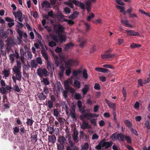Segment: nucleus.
<instances>
[{
	"label": "nucleus",
	"instance_id": "1",
	"mask_svg": "<svg viewBox=\"0 0 150 150\" xmlns=\"http://www.w3.org/2000/svg\"><path fill=\"white\" fill-rule=\"evenodd\" d=\"M61 58L65 62V67L67 69L66 70L65 73L67 76H69L71 73V67L73 66H78L79 65V62L76 59H70L66 61L64 56H62Z\"/></svg>",
	"mask_w": 150,
	"mask_h": 150
},
{
	"label": "nucleus",
	"instance_id": "2",
	"mask_svg": "<svg viewBox=\"0 0 150 150\" xmlns=\"http://www.w3.org/2000/svg\"><path fill=\"white\" fill-rule=\"evenodd\" d=\"M54 30L55 32L58 34L59 42L60 43L65 42L66 37L65 35L62 34V33L64 32V28L63 26L60 24L55 25L54 26Z\"/></svg>",
	"mask_w": 150,
	"mask_h": 150
},
{
	"label": "nucleus",
	"instance_id": "3",
	"mask_svg": "<svg viewBox=\"0 0 150 150\" xmlns=\"http://www.w3.org/2000/svg\"><path fill=\"white\" fill-rule=\"evenodd\" d=\"M12 70L14 73L16 74V79L19 81H21L22 79L21 72L18 68L16 66H14Z\"/></svg>",
	"mask_w": 150,
	"mask_h": 150
},
{
	"label": "nucleus",
	"instance_id": "4",
	"mask_svg": "<svg viewBox=\"0 0 150 150\" xmlns=\"http://www.w3.org/2000/svg\"><path fill=\"white\" fill-rule=\"evenodd\" d=\"M38 74L40 78H42L43 76L46 77L48 76V73L47 69L45 68H39L37 70Z\"/></svg>",
	"mask_w": 150,
	"mask_h": 150
},
{
	"label": "nucleus",
	"instance_id": "5",
	"mask_svg": "<svg viewBox=\"0 0 150 150\" xmlns=\"http://www.w3.org/2000/svg\"><path fill=\"white\" fill-rule=\"evenodd\" d=\"M86 110H83L82 111V114L80 116L81 120H84L85 118L88 120H90L91 118V113L89 112L88 111L86 112Z\"/></svg>",
	"mask_w": 150,
	"mask_h": 150
},
{
	"label": "nucleus",
	"instance_id": "6",
	"mask_svg": "<svg viewBox=\"0 0 150 150\" xmlns=\"http://www.w3.org/2000/svg\"><path fill=\"white\" fill-rule=\"evenodd\" d=\"M81 127V129H90L91 128V127L89 125L88 122H86L84 120H83Z\"/></svg>",
	"mask_w": 150,
	"mask_h": 150
},
{
	"label": "nucleus",
	"instance_id": "7",
	"mask_svg": "<svg viewBox=\"0 0 150 150\" xmlns=\"http://www.w3.org/2000/svg\"><path fill=\"white\" fill-rule=\"evenodd\" d=\"M78 41L80 43L79 44L80 46L83 47L86 43L87 40L86 39L81 38H79Z\"/></svg>",
	"mask_w": 150,
	"mask_h": 150
},
{
	"label": "nucleus",
	"instance_id": "8",
	"mask_svg": "<svg viewBox=\"0 0 150 150\" xmlns=\"http://www.w3.org/2000/svg\"><path fill=\"white\" fill-rule=\"evenodd\" d=\"M105 54L101 55L102 59H108L114 57L115 54H110V53H107V52H105Z\"/></svg>",
	"mask_w": 150,
	"mask_h": 150
},
{
	"label": "nucleus",
	"instance_id": "9",
	"mask_svg": "<svg viewBox=\"0 0 150 150\" xmlns=\"http://www.w3.org/2000/svg\"><path fill=\"white\" fill-rule=\"evenodd\" d=\"M125 31L127 32V34L129 36H139L140 35V34L139 33L133 32V30H126Z\"/></svg>",
	"mask_w": 150,
	"mask_h": 150
},
{
	"label": "nucleus",
	"instance_id": "10",
	"mask_svg": "<svg viewBox=\"0 0 150 150\" xmlns=\"http://www.w3.org/2000/svg\"><path fill=\"white\" fill-rule=\"evenodd\" d=\"M42 50H41V54L45 59V60L47 62V61H49L48 59L47 54L45 52V49L43 47H42Z\"/></svg>",
	"mask_w": 150,
	"mask_h": 150
},
{
	"label": "nucleus",
	"instance_id": "11",
	"mask_svg": "<svg viewBox=\"0 0 150 150\" xmlns=\"http://www.w3.org/2000/svg\"><path fill=\"white\" fill-rule=\"evenodd\" d=\"M60 71L59 72V75L60 77H63L64 75L65 67L63 65H61L59 67Z\"/></svg>",
	"mask_w": 150,
	"mask_h": 150
},
{
	"label": "nucleus",
	"instance_id": "12",
	"mask_svg": "<svg viewBox=\"0 0 150 150\" xmlns=\"http://www.w3.org/2000/svg\"><path fill=\"white\" fill-rule=\"evenodd\" d=\"M56 139V137L54 135H48V142L54 144Z\"/></svg>",
	"mask_w": 150,
	"mask_h": 150
},
{
	"label": "nucleus",
	"instance_id": "13",
	"mask_svg": "<svg viewBox=\"0 0 150 150\" xmlns=\"http://www.w3.org/2000/svg\"><path fill=\"white\" fill-rule=\"evenodd\" d=\"M121 23L125 26L127 27H132V26L129 23V21L127 20H122L121 21Z\"/></svg>",
	"mask_w": 150,
	"mask_h": 150
},
{
	"label": "nucleus",
	"instance_id": "14",
	"mask_svg": "<svg viewBox=\"0 0 150 150\" xmlns=\"http://www.w3.org/2000/svg\"><path fill=\"white\" fill-rule=\"evenodd\" d=\"M58 141L60 144L64 145L66 142V139L64 136H61L59 137Z\"/></svg>",
	"mask_w": 150,
	"mask_h": 150
},
{
	"label": "nucleus",
	"instance_id": "15",
	"mask_svg": "<svg viewBox=\"0 0 150 150\" xmlns=\"http://www.w3.org/2000/svg\"><path fill=\"white\" fill-rule=\"evenodd\" d=\"M113 143L112 142H105L103 144V147H105V149H107L111 146Z\"/></svg>",
	"mask_w": 150,
	"mask_h": 150
},
{
	"label": "nucleus",
	"instance_id": "16",
	"mask_svg": "<svg viewBox=\"0 0 150 150\" xmlns=\"http://www.w3.org/2000/svg\"><path fill=\"white\" fill-rule=\"evenodd\" d=\"M47 68L49 71L50 72H51L52 73L53 71H52V69L54 70V68L53 66L51 64L50 62L49 61H47Z\"/></svg>",
	"mask_w": 150,
	"mask_h": 150
},
{
	"label": "nucleus",
	"instance_id": "17",
	"mask_svg": "<svg viewBox=\"0 0 150 150\" xmlns=\"http://www.w3.org/2000/svg\"><path fill=\"white\" fill-rule=\"evenodd\" d=\"M74 81V84H73V86L78 89L80 88L81 86L80 82L76 79H75Z\"/></svg>",
	"mask_w": 150,
	"mask_h": 150
},
{
	"label": "nucleus",
	"instance_id": "18",
	"mask_svg": "<svg viewBox=\"0 0 150 150\" xmlns=\"http://www.w3.org/2000/svg\"><path fill=\"white\" fill-rule=\"evenodd\" d=\"M74 3L75 5L80 7L82 9H85L84 5V4L81 2L78 1H74Z\"/></svg>",
	"mask_w": 150,
	"mask_h": 150
},
{
	"label": "nucleus",
	"instance_id": "19",
	"mask_svg": "<svg viewBox=\"0 0 150 150\" xmlns=\"http://www.w3.org/2000/svg\"><path fill=\"white\" fill-rule=\"evenodd\" d=\"M78 14L79 12L78 11H74L69 16V18L71 19H74L77 17Z\"/></svg>",
	"mask_w": 150,
	"mask_h": 150
},
{
	"label": "nucleus",
	"instance_id": "20",
	"mask_svg": "<svg viewBox=\"0 0 150 150\" xmlns=\"http://www.w3.org/2000/svg\"><path fill=\"white\" fill-rule=\"evenodd\" d=\"M2 104L5 109H8L10 107V103L8 99H7L5 102H2Z\"/></svg>",
	"mask_w": 150,
	"mask_h": 150
},
{
	"label": "nucleus",
	"instance_id": "21",
	"mask_svg": "<svg viewBox=\"0 0 150 150\" xmlns=\"http://www.w3.org/2000/svg\"><path fill=\"white\" fill-rule=\"evenodd\" d=\"M89 87L87 85H86L84 86V87L82 90L83 94V95H86L88 91H89Z\"/></svg>",
	"mask_w": 150,
	"mask_h": 150
},
{
	"label": "nucleus",
	"instance_id": "22",
	"mask_svg": "<svg viewBox=\"0 0 150 150\" xmlns=\"http://www.w3.org/2000/svg\"><path fill=\"white\" fill-rule=\"evenodd\" d=\"M13 14L16 19H17L19 17L22 16L23 15L21 12L20 10L17 11L16 12H13Z\"/></svg>",
	"mask_w": 150,
	"mask_h": 150
},
{
	"label": "nucleus",
	"instance_id": "23",
	"mask_svg": "<svg viewBox=\"0 0 150 150\" xmlns=\"http://www.w3.org/2000/svg\"><path fill=\"white\" fill-rule=\"evenodd\" d=\"M125 135H123L122 133H120L117 135V137L118 139L120 141L122 142H124L125 139Z\"/></svg>",
	"mask_w": 150,
	"mask_h": 150
},
{
	"label": "nucleus",
	"instance_id": "24",
	"mask_svg": "<svg viewBox=\"0 0 150 150\" xmlns=\"http://www.w3.org/2000/svg\"><path fill=\"white\" fill-rule=\"evenodd\" d=\"M91 3L89 1H88L86 3V9L88 13H89L91 9Z\"/></svg>",
	"mask_w": 150,
	"mask_h": 150
},
{
	"label": "nucleus",
	"instance_id": "25",
	"mask_svg": "<svg viewBox=\"0 0 150 150\" xmlns=\"http://www.w3.org/2000/svg\"><path fill=\"white\" fill-rule=\"evenodd\" d=\"M141 45L139 44H138L135 43H132L130 45V47L131 49H134L136 48H138L141 47Z\"/></svg>",
	"mask_w": 150,
	"mask_h": 150
},
{
	"label": "nucleus",
	"instance_id": "26",
	"mask_svg": "<svg viewBox=\"0 0 150 150\" xmlns=\"http://www.w3.org/2000/svg\"><path fill=\"white\" fill-rule=\"evenodd\" d=\"M74 46V44L72 42H69L65 46V49L66 50H68L69 48L72 47Z\"/></svg>",
	"mask_w": 150,
	"mask_h": 150
},
{
	"label": "nucleus",
	"instance_id": "27",
	"mask_svg": "<svg viewBox=\"0 0 150 150\" xmlns=\"http://www.w3.org/2000/svg\"><path fill=\"white\" fill-rule=\"evenodd\" d=\"M46 105L50 109H51L53 107V102L51 100H48L47 103H46Z\"/></svg>",
	"mask_w": 150,
	"mask_h": 150
},
{
	"label": "nucleus",
	"instance_id": "28",
	"mask_svg": "<svg viewBox=\"0 0 150 150\" xmlns=\"http://www.w3.org/2000/svg\"><path fill=\"white\" fill-rule=\"evenodd\" d=\"M30 64L32 68H36L38 66V64L34 60H31L30 62Z\"/></svg>",
	"mask_w": 150,
	"mask_h": 150
},
{
	"label": "nucleus",
	"instance_id": "29",
	"mask_svg": "<svg viewBox=\"0 0 150 150\" xmlns=\"http://www.w3.org/2000/svg\"><path fill=\"white\" fill-rule=\"evenodd\" d=\"M38 97L41 100H44L46 98V96L43 93H39Z\"/></svg>",
	"mask_w": 150,
	"mask_h": 150
},
{
	"label": "nucleus",
	"instance_id": "30",
	"mask_svg": "<svg viewBox=\"0 0 150 150\" xmlns=\"http://www.w3.org/2000/svg\"><path fill=\"white\" fill-rule=\"evenodd\" d=\"M13 54H11L9 55V59L11 60L10 63L13 64L15 62V57Z\"/></svg>",
	"mask_w": 150,
	"mask_h": 150
},
{
	"label": "nucleus",
	"instance_id": "31",
	"mask_svg": "<svg viewBox=\"0 0 150 150\" xmlns=\"http://www.w3.org/2000/svg\"><path fill=\"white\" fill-rule=\"evenodd\" d=\"M125 125L129 128H131L132 126V124L129 120H127L124 121Z\"/></svg>",
	"mask_w": 150,
	"mask_h": 150
},
{
	"label": "nucleus",
	"instance_id": "32",
	"mask_svg": "<svg viewBox=\"0 0 150 150\" xmlns=\"http://www.w3.org/2000/svg\"><path fill=\"white\" fill-rule=\"evenodd\" d=\"M78 133L77 131H74V135L73 137V139L75 141L78 139Z\"/></svg>",
	"mask_w": 150,
	"mask_h": 150
},
{
	"label": "nucleus",
	"instance_id": "33",
	"mask_svg": "<svg viewBox=\"0 0 150 150\" xmlns=\"http://www.w3.org/2000/svg\"><path fill=\"white\" fill-rule=\"evenodd\" d=\"M26 124L27 125L31 126L33 125L34 121L31 119L28 118L27 120Z\"/></svg>",
	"mask_w": 150,
	"mask_h": 150
},
{
	"label": "nucleus",
	"instance_id": "34",
	"mask_svg": "<svg viewBox=\"0 0 150 150\" xmlns=\"http://www.w3.org/2000/svg\"><path fill=\"white\" fill-rule=\"evenodd\" d=\"M57 16L58 18H60L61 19L64 18V16L62 14L61 11H58L57 12Z\"/></svg>",
	"mask_w": 150,
	"mask_h": 150
},
{
	"label": "nucleus",
	"instance_id": "35",
	"mask_svg": "<svg viewBox=\"0 0 150 150\" xmlns=\"http://www.w3.org/2000/svg\"><path fill=\"white\" fill-rule=\"evenodd\" d=\"M88 96V98L87 99L86 103L89 105H91L93 104V102L91 100V96L89 94Z\"/></svg>",
	"mask_w": 150,
	"mask_h": 150
},
{
	"label": "nucleus",
	"instance_id": "36",
	"mask_svg": "<svg viewBox=\"0 0 150 150\" xmlns=\"http://www.w3.org/2000/svg\"><path fill=\"white\" fill-rule=\"evenodd\" d=\"M83 76L85 79H87L88 78V75L87 73V71L86 69H84L83 71Z\"/></svg>",
	"mask_w": 150,
	"mask_h": 150
},
{
	"label": "nucleus",
	"instance_id": "37",
	"mask_svg": "<svg viewBox=\"0 0 150 150\" xmlns=\"http://www.w3.org/2000/svg\"><path fill=\"white\" fill-rule=\"evenodd\" d=\"M71 147V149L73 150H76L77 149V148L76 147L75 143H73L72 142L69 143Z\"/></svg>",
	"mask_w": 150,
	"mask_h": 150
},
{
	"label": "nucleus",
	"instance_id": "38",
	"mask_svg": "<svg viewBox=\"0 0 150 150\" xmlns=\"http://www.w3.org/2000/svg\"><path fill=\"white\" fill-rule=\"evenodd\" d=\"M81 98V94L79 93H76L74 96V98L77 100L80 99Z\"/></svg>",
	"mask_w": 150,
	"mask_h": 150
},
{
	"label": "nucleus",
	"instance_id": "39",
	"mask_svg": "<svg viewBox=\"0 0 150 150\" xmlns=\"http://www.w3.org/2000/svg\"><path fill=\"white\" fill-rule=\"evenodd\" d=\"M52 39L56 43H58L59 42V40L57 36L56 35H52L51 36Z\"/></svg>",
	"mask_w": 150,
	"mask_h": 150
},
{
	"label": "nucleus",
	"instance_id": "40",
	"mask_svg": "<svg viewBox=\"0 0 150 150\" xmlns=\"http://www.w3.org/2000/svg\"><path fill=\"white\" fill-rule=\"evenodd\" d=\"M125 140L127 141V142L129 144L132 143V140L130 137L128 136H125Z\"/></svg>",
	"mask_w": 150,
	"mask_h": 150
},
{
	"label": "nucleus",
	"instance_id": "41",
	"mask_svg": "<svg viewBox=\"0 0 150 150\" xmlns=\"http://www.w3.org/2000/svg\"><path fill=\"white\" fill-rule=\"evenodd\" d=\"M90 120V122L91 124L93 125L94 126H96L97 125L96 123V119L95 118H93L91 119Z\"/></svg>",
	"mask_w": 150,
	"mask_h": 150
},
{
	"label": "nucleus",
	"instance_id": "42",
	"mask_svg": "<svg viewBox=\"0 0 150 150\" xmlns=\"http://www.w3.org/2000/svg\"><path fill=\"white\" fill-rule=\"evenodd\" d=\"M56 43L52 41H50L48 43L49 46L51 47H53L56 45Z\"/></svg>",
	"mask_w": 150,
	"mask_h": 150
},
{
	"label": "nucleus",
	"instance_id": "43",
	"mask_svg": "<svg viewBox=\"0 0 150 150\" xmlns=\"http://www.w3.org/2000/svg\"><path fill=\"white\" fill-rule=\"evenodd\" d=\"M89 148L88 144L87 143H85L83 146L82 147V149L81 150H86L88 149Z\"/></svg>",
	"mask_w": 150,
	"mask_h": 150
},
{
	"label": "nucleus",
	"instance_id": "44",
	"mask_svg": "<svg viewBox=\"0 0 150 150\" xmlns=\"http://www.w3.org/2000/svg\"><path fill=\"white\" fill-rule=\"evenodd\" d=\"M3 72L4 76L6 77H8L9 76L10 73L9 71L5 69L4 70Z\"/></svg>",
	"mask_w": 150,
	"mask_h": 150
},
{
	"label": "nucleus",
	"instance_id": "45",
	"mask_svg": "<svg viewBox=\"0 0 150 150\" xmlns=\"http://www.w3.org/2000/svg\"><path fill=\"white\" fill-rule=\"evenodd\" d=\"M62 93H63V96L65 98H67V97L68 93V91L64 90L63 89L61 90Z\"/></svg>",
	"mask_w": 150,
	"mask_h": 150
},
{
	"label": "nucleus",
	"instance_id": "46",
	"mask_svg": "<svg viewBox=\"0 0 150 150\" xmlns=\"http://www.w3.org/2000/svg\"><path fill=\"white\" fill-rule=\"evenodd\" d=\"M42 4L46 7H49L50 6V3L47 1H45L43 2Z\"/></svg>",
	"mask_w": 150,
	"mask_h": 150
},
{
	"label": "nucleus",
	"instance_id": "47",
	"mask_svg": "<svg viewBox=\"0 0 150 150\" xmlns=\"http://www.w3.org/2000/svg\"><path fill=\"white\" fill-rule=\"evenodd\" d=\"M31 14L35 18H37L38 17V12L35 11V12L31 11Z\"/></svg>",
	"mask_w": 150,
	"mask_h": 150
},
{
	"label": "nucleus",
	"instance_id": "48",
	"mask_svg": "<svg viewBox=\"0 0 150 150\" xmlns=\"http://www.w3.org/2000/svg\"><path fill=\"white\" fill-rule=\"evenodd\" d=\"M42 81L46 85H49L50 83V82L47 78H44L43 79Z\"/></svg>",
	"mask_w": 150,
	"mask_h": 150
},
{
	"label": "nucleus",
	"instance_id": "49",
	"mask_svg": "<svg viewBox=\"0 0 150 150\" xmlns=\"http://www.w3.org/2000/svg\"><path fill=\"white\" fill-rule=\"evenodd\" d=\"M109 107L113 109L114 111H115V109L116 108V105L115 103H112L111 102L108 105Z\"/></svg>",
	"mask_w": 150,
	"mask_h": 150
},
{
	"label": "nucleus",
	"instance_id": "50",
	"mask_svg": "<svg viewBox=\"0 0 150 150\" xmlns=\"http://www.w3.org/2000/svg\"><path fill=\"white\" fill-rule=\"evenodd\" d=\"M64 145L61 144H58L57 145L58 150H63L64 148Z\"/></svg>",
	"mask_w": 150,
	"mask_h": 150
},
{
	"label": "nucleus",
	"instance_id": "51",
	"mask_svg": "<svg viewBox=\"0 0 150 150\" xmlns=\"http://www.w3.org/2000/svg\"><path fill=\"white\" fill-rule=\"evenodd\" d=\"M54 115L56 117H58L59 113L57 109H54L53 111Z\"/></svg>",
	"mask_w": 150,
	"mask_h": 150
},
{
	"label": "nucleus",
	"instance_id": "52",
	"mask_svg": "<svg viewBox=\"0 0 150 150\" xmlns=\"http://www.w3.org/2000/svg\"><path fill=\"white\" fill-rule=\"evenodd\" d=\"M13 89L14 91L18 92H19L20 91V89L18 86L16 84L13 87Z\"/></svg>",
	"mask_w": 150,
	"mask_h": 150
},
{
	"label": "nucleus",
	"instance_id": "53",
	"mask_svg": "<svg viewBox=\"0 0 150 150\" xmlns=\"http://www.w3.org/2000/svg\"><path fill=\"white\" fill-rule=\"evenodd\" d=\"M0 91L3 94H6V91L4 87H1L0 88Z\"/></svg>",
	"mask_w": 150,
	"mask_h": 150
},
{
	"label": "nucleus",
	"instance_id": "54",
	"mask_svg": "<svg viewBox=\"0 0 150 150\" xmlns=\"http://www.w3.org/2000/svg\"><path fill=\"white\" fill-rule=\"evenodd\" d=\"M91 16H89L87 17V20L88 21H91V19L95 17L93 13H91Z\"/></svg>",
	"mask_w": 150,
	"mask_h": 150
},
{
	"label": "nucleus",
	"instance_id": "55",
	"mask_svg": "<svg viewBox=\"0 0 150 150\" xmlns=\"http://www.w3.org/2000/svg\"><path fill=\"white\" fill-rule=\"evenodd\" d=\"M32 138L33 140L35 141V142H37L38 140L37 134H35L32 135L31 137V138Z\"/></svg>",
	"mask_w": 150,
	"mask_h": 150
},
{
	"label": "nucleus",
	"instance_id": "56",
	"mask_svg": "<svg viewBox=\"0 0 150 150\" xmlns=\"http://www.w3.org/2000/svg\"><path fill=\"white\" fill-rule=\"evenodd\" d=\"M103 67L107 68H110L111 69H114V67L110 64H104L103 66Z\"/></svg>",
	"mask_w": 150,
	"mask_h": 150
},
{
	"label": "nucleus",
	"instance_id": "57",
	"mask_svg": "<svg viewBox=\"0 0 150 150\" xmlns=\"http://www.w3.org/2000/svg\"><path fill=\"white\" fill-rule=\"evenodd\" d=\"M122 93L123 94V96L124 97V100H125L126 99V97L127 96V93L126 90L124 89V88H123L122 91Z\"/></svg>",
	"mask_w": 150,
	"mask_h": 150
},
{
	"label": "nucleus",
	"instance_id": "58",
	"mask_svg": "<svg viewBox=\"0 0 150 150\" xmlns=\"http://www.w3.org/2000/svg\"><path fill=\"white\" fill-rule=\"evenodd\" d=\"M94 88L96 90H100V84L98 83H96L95 84Z\"/></svg>",
	"mask_w": 150,
	"mask_h": 150
},
{
	"label": "nucleus",
	"instance_id": "59",
	"mask_svg": "<svg viewBox=\"0 0 150 150\" xmlns=\"http://www.w3.org/2000/svg\"><path fill=\"white\" fill-rule=\"evenodd\" d=\"M43 91L46 94H48L49 93V91L48 88L47 87L45 86L43 87Z\"/></svg>",
	"mask_w": 150,
	"mask_h": 150
},
{
	"label": "nucleus",
	"instance_id": "60",
	"mask_svg": "<svg viewBox=\"0 0 150 150\" xmlns=\"http://www.w3.org/2000/svg\"><path fill=\"white\" fill-rule=\"evenodd\" d=\"M64 11L66 14L69 13H70L71 10L68 7H66L64 8Z\"/></svg>",
	"mask_w": 150,
	"mask_h": 150
},
{
	"label": "nucleus",
	"instance_id": "61",
	"mask_svg": "<svg viewBox=\"0 0 150 150\" xmlns=\"http://www.w3.org/2000/svg\"><path fill=\"white\" fill-rule=\"evenodd\" d=\"M102 147H103L102 145L99 143L98 145L96 146L95 148L98 150H101Z\"/></svg>",
	"mask_w": 150,
	"mask_h": 150
},
{
	"label": "nucleus",
	"instance_id": "62",
	"mask_svg": "<svg viewBox=\"0 0 150 150\" xmlns=\"http://www.w3.org/2000/svg\"><path fill=\"white\" fill-rule=\"evenodd\" d=\"M116 7L117 9H120V12L122 13L124 10V7L123 6L117 5Z\"/></svg>",
	"mask_w": 150,
	"mask_h": 150
},
{
	"label": "nucleus",
	"instance_id": "63",
	"mask_svg": "<svg viewBox=\"0 0 150 150\" xmlns=\"http://www.w3.org/2000/svg\"><path fill=\"white\" fill-rule=\"evenodd\" d=\"M131 131L132 133H133L136 135L138 136V134L137 131L136 129H134L133 128H132L131 129Z\"/></svg>",
	"mask_w": 150,
	"mask_h": 150
},
{
	"label": "nucleus",
	"instance_id": "64",
	"mask_svg": "<svg viewBox=\"0 0 150 150\" xmlns=\"http://www.w3.org/2000/svg\"><path fill=\"white\" fill-rule=\"evenodd\" d=\"M36 61L38 64H42V59L40 57H38L36 58Z\"/></svg>",
	"mask_w": 150,
	"mask_h": 150
}]
</instances>
